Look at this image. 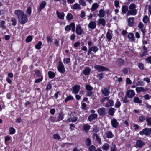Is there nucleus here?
Here are the masks:
<instances>
[{
  "label": "nucleus",
  "instance_id": "obj_1",
  "mask_svg": "<svg viewBox=\"0 0 151 151\" xmlns=\"http://www.w3.org/2000/svg\"><path fill=\"white\" fill-rule=\"evenodd\" d=\"M136 5L134 4H131L129 6V10L127 14L128 15H135L137 13V10L135 9Z\"/></svg>",
  "mask_w": 151,
  "mask_h": 151
},
{
  "label": "nucleus",
  "instance_id": "obj_2",
  "mask_svg": "<svg viewBox=\"0 0 151 151\" xmlns=\"http://www.w3.org/2000/svg\"><path fill=\"white\" fill-rule=\"evenodd\" d=\"M75 26L74 23H71L69 25H67L65 27V30L66 31H69L71 29L73 32H75Z\"/></svg>",
  "mask_w": 151,
  "mask_h": 151
},
{
  "label": "nucleus",
  "instance_id": "obj_3",
  "mask_svg": "<svg viewBox=\"0 0 151 151\" xmlns=\"http://www.w3.org/2000/svg\"><path fill=\"white\" fill-rule=\"evenodd\" d=\"M135 95V92L133 90H128L126 93V96L127 98H131L134 96Z\"/></svg>",
  "mask_w": 151,
  "mask_h": 151
},
{
  "label": "nucleus",
  "instance_id": "obj_4",
  "mask_svg": "<svg viewBox=\"0 0 151 151\" xmlns=\"http://www.w3.org/2000/svg\"><path fill=\"white\" fill-rule=\"evenodd\" d=\"M18 19L20 23L22 24H25L28 21L27 18L25 14L21 17H19Z\"/></svg>",
  "mask_w": 151,
  "mask_h": 151
},
{
  "label": "nucleus",
  "instance_id": "obj_5",
  "mask_svg": "<svg viewBox=\"0 0 151 151\" xmlns=\"http://www.w3.org/2000/svg\"><path fill=\"white\" fill-rule=\"evenodd\" d=\"M76 32L77 34L79 35H81L84 34L83 30L82 29L81 27L79 25H76Z\"/></svg>",
  "mask_w": 151,
  "mask_h": 151
},
{
  "label": "nucleus",
  "instance_id": "obj_6",
  "mask_svg": "<svg viewBox=\"0 0 151 151\" xmlns=\"http://www.w3.org/2000/svg\"><path fill=\"white\" fill-rule=\"evenodd\" d=\"M94 68L99 72L107 71L109 70V69L106 67L99 65H96Z\"/></svg>",
  "mask_w": 151,
  "mask_h": 151
},
{
  "label": "nucleus",
  "instance_id": "obj_7",
  "mask_svg": "<svg viewBox=\"0 0 151 151\" xmlns=\"http://www.w3.org/2000/svg\"><path fill=\"white\" fill-rule=\"evenodd\" d=\"M141 135H148L150 134V128H145L142 131H140L139 132Z\"/></svg>",
  "mask_w": 151,
  "mask_h": 151
},
{
  "label": "nucleus",
  "instance_id": "obj_8",
  "mask_svg": "<svg viewBox=\"0 0 151 151\" xmlns=\"http://www.w3.org/2000/svg\"><path fill=\"white\" fill-rule=\"evenodd\" d=\"M58 70L60 73H63L65 72V69L62 62H60L59 66L58 68Z\"/></svg>",
  "mask_w": 151,
  "mask_h": 151
},
{
  "label": "nucleus",
  "instance_id": "obj_9",
  "mask_svg": "<svg viewBox=\"0 0 151 151\" xmlns=\"http://www.w3.org/2000/svg\"><path fill=\"white\" fill-rule=\"evenodd\" d=\"M14 13L17 16L18 19L24 14L23 11L20 10H15Z\"/></svg>",
  "mask_w": 151,
  "mask_h": 151
},
{
  "label": "nucleus",
  "instance_id": "obj_10",
  "mask_svg": "<svg viewBox=\"0 0 151 151\" xmlns=\"http://www.w3.org/2000/svg\"><path fill=\"white\" fill-rule=\"evenodd\" d=\"M145 145V143L140 140H138L137 141L135 145L136 148H141Z\"/></svg>",
  "mask_w": 151,
  "mask_h": 151
},
{
  "label": "nucleus",
  "instance_id": "obj_11",
  "mask_svg": "<svg viewBox=\"0 0 151 151\" xmlns=\"http://www.w3.org/2000/svg\"><path fill=\"white\" fill-rule=\"evenodd\" d=\"M56 14L57 17L59 19L63 20L64 19L65 14L63 12H60L58 10L56 11Z\"/></svg>",
  "mask_w": 151,
  "mask_h": 151
},
{
  "label": "nucleus",
  "instance_id": "obj_12",
  "mask_svg": "<svg viewBox=\"0 0 151 151\" xmlns=\"http://www.w3.org/2000/svg\"><path fill=\"white\" fill-rule=\"evenodd\" d=\"M98 48L96 46H93L91 47L89 49L88 52V55H90L91 51H93L96 53L98 51Z\"/></svg>",
  "mask_w": 151,
  "mask_h": 151
},
{
  "label": "nucleus",
  "instance_id": "obj_13",
  "mask_svg": "<svg viewBox=\"0 0 151 151\" xmlns=\"http://www.w3.org/2000/svg\"><path fill=\"white\" fill-rule=\"evenodd\" d=\"M101 92L102 94L106 96H108L110 93L109 90L107 88H102L101 90Z\"/></svg>",
  "mask_w": 151,
  "mask_h": 151
},
{
  "label": "nucleus",
  "instance_id": "obj_14",
  "mask_svg": "<svg viewBox=\"0 0 151 151\" xmlns=\"http://www.w3.org/2000/svg\"><path fill=\"white\" fill-rule=\"evenodd\" d=\"M97 112L99 115H104L106 113V109L105 108H100L98 110Z\"/></svg>",
  "mask_w": 151,
  "mask_h": 151
},
{
  "label": "nucleus",
  "instance_id": "obj_15",
  "mask_svg": "<svg viewBox=\"0 0 151 151\" xmlns=\"http://www.w3.org/2000/svg\"><path fill=\"white\" fill-rule=\"evenodd\" d=\"M46 5V2L45 1H43L40 4L39 7L38 9V11L40 12L44 8Z\"/></svg>",
  "mask_w": 151,
  "mask_h": 151
},
{
  "label": "nucleus",
  "instance_id": "obj_16",
  "mask_svg": "<svg viewBox=\"0 0 151 151\" xmlns=\"http://www.w3.org/2000/svg\"><path fill=\"white\" fill-rule=\"evenodd\" d=\"M111 122L112 125L114 128H116L117 127L119 123L116 119H112Z\"/></svg>",
  "mask_w": 151,
  "mask_h": 151
},
{
  "label": "nucleus",
  "instance_id": "obj_17",
  "mask_svg": "<svg viewBox=\"0 0 151 151\" xmlns=\"http://www.w3.org/2000/svg\"><path fill=\"white\" fill-rule=\"evenodd\" d=\"M97 23L99 25L101 24L103 26H105L106 25L105 20L103 18L99 19L97 21Z\"/></svg>",
  "mask_w": 151,
  "mask_h": 151
},
{
  "label": "nucleus",
  "instance_id": "obj_18",
  "mask_svg": "<svg viewBox=\"0 0 151 151\" xmlns=\"http://www.w3.org/2000/svg\"><path fill=\"white\" fill-rule=\"evenodd\" d=\"M96 26V23L94 21L91 22L88 24V27L89 28L93 29Z\"/></svg>",
  "mask_w": 151,
  "mask_h": 151
},
{
  "label": "nucleus",
  "instance_id": "obj_19",
  "mask_svg": "<svg viewBox=\"0 0 151 151\" xmlns=\"http://www.w3.org/2000/svg\"><path fill=\"white\" fill-rule=\"evenodd\" d=\"M97 116L98 115L96 114H92L89 116L88 118V119L89 121H91L92 120L96 119L97 117Z\"/></svg>",
  "mask_w": 151,
  "mask_h": 151
},
{
  "label": "nucleus",
  "instance_id": "obj_20",
  "mask_svg": "<svg viewBox=\"0 0 151 151\" xmlns=\"http://www.w3.org/2000/svg\"><path fill=\"white\" fill-rule=\"evenodd\" d=\"M80 89V87L79 85H75L73 89V92L75 94H77L79 92Z\"/></svg>",
  "mask_w": 151,
  "mask_h": 151
},
{
  "label": "nucleus",
  "instance_id": "obj_21",
  "mask_svg": "<svg viewBox=\"0 0 151 151\" xmlns=\"http://www.w3.org/2000/svg\"><path fill=\"white\" fill-rule=\"evenodd\" d=\"M134 18L133 17H131L128 18L127 20L128 25L130 26H132L134 24Z\"/></svg>",
  "mask_w": 151,
  "mask_h": 151
},
{
  "label": "nucleus",
  "instance_id": "obj_22",
  "mask_svg": "<svg viewBox=\"0 0 151 151\" xmlns=\"http://www.w3.org/2000/svg\"><path fill=\"white\" fill-rule=\"evenodd\" d=\"M64 116V114L62 112L59 113L57 117L58 122L63 120V119Z\"/></svg>",
  "mask_w": 151,
  "mask_h": 151
},
{
  "label": "nucleus",
  "instance_id": "obj_23",
  "mask_svg": "<svg viewBox=\"0 0 151 151\" xmlns=\"http://www.w3.org/2000/svg\"><path fill=\"white\" fill-rule=\"evenodd\" d=\"M136 91L137 93H139L141 92H144L147 90L142 87H137L136 88Z\"/></svg>",
  "mask_w": 151,
  "mask_h": 151
},
{
  "label": "nucleus",
  "instance_id": "obj_24",
  "mask_svg": "<svg viewBox=\"0 0 151 151\" xmlns=\"http://www.w3.org/2000/svg\"><path fill=\"white\" fill-rule=\"evenodd\" d=\"M72 8L73 9L78 10H79L81 9V6L78 3H76L74 4L72 7Z\"/></svg>",
  "mask_w": 151,
  "mask_h": 151
},
{
  "label": "nucleus",
  "instance_id": "obj_25",
  "mask_svg": "<svg viewBox=\"0 0 151 151\" xmlns=\"http://www.w3.org/2000/svg\"><path fill=\"white\" fill-rule=\"evenodd\" d=\"M105 14V11L103 10H101L99 11L98 14V16L101 17L103 18L104 17Z\"/></svg>",
  "mask_w": 151,
  "mask_h": 151
},
{
  "label": "nucleus",
  "instance_id": "obj_26",
  "mask_svg": "<svg viewBox=\"0 0 151 151\" xmlns=\"http://www.w3.org/2000/svg\"><path fill=\"white\" fill-rule=\"evenodd\" d=\"M105 134L106 137L108 138H112L114 136V135L112 134L111 132L110 131L106 132Z\"/></svg>",
  "mask_w": 151,
  "mask_h": 151
},
{
  "label": "nucleus",
  "instance_id": "obj_27",
  "mask_svg": "<svg viewBox=\"0 0 151 151\" xmlns=\"http://www.w3.org/2000/svg\"><path fill=\"white\" fill-rule=\"evenodd\" d=\"M114 102L113 101L111 100H109L108 103H106L105 106L106 107H108L110 106H111L114 105Z\"/></svg>",
  "mask_w": 151,
  "mask_h": 151
},
{
  "label": "nucleus",
  "instance_id": "obj_28",
  "mask_svg": "<svg viewBox=\"0 0 151 151\" xmlns=\"http://www.w3.org/2000/svg\"><path fill=\"white\" fill-rule=\"evenodd\" d=\"M128 38L130 39L132 41L134 40H135V37L133 33H130L128 35Z\"/></svg>",
  "mask_w": 151,
  "mask_h": 151
},
{
  "label": "nucleus",
  "instance_id": "obj_29",
  "mask_svg": "<svg viewBox=\"0 0 151 151\" xmlns=\"http://www.w3.org/2000/svg\"><path fill=\"white\" fill-rule=\"evenodd\" d=\"M93 137L96 138L100 144H101V141L100 138H99L97 134L95 133L93 134Z\"/></svg>",
  "mask_w": 151,
  "mask_h": 151
},
{
  "label": "nucleus",
  "instance_id": "obj_30",
  "mask_svg": "<svg viewBox=\"0 0 151 151\" xmlns=\"http://www.w3.org/2000/svg\"><path fill=\"white\" fill-rule=\"evenodd\" d=\"M90 126L88 124H84L83 125V128L84 130L86 132L88 131L90 128Z\"/></svg>",
  "mask_w": 151,
  "mask_h": 151
},
{
  "label": "nucleus",
  "instance_id": "obj_31",
  "mask_svg": "<svg viewBox=\"0 0 151 151\" xmlns=\"http://www.w3.org/2000/svg\"><path fill=\"white\" fill-rule=\"evenodd\" d=\"M66 19L68 20H71L73 19V17L70 13H68L66 16Z\"/></svg>",
  "mask_w": 151,
  "mask_h": 151
},
{
  "label": "nucleus",
  "instance_id": "obj_32",
  "mask_svg": "<svg viewBox=\"0 0 151 151\" xmlns=\"http://www.w3.org/2000/svg\"><path fill=\"white\" fill-rule=\"evenodd\" d=\"M98 5L97 3H95L93 4L91 8L92 11H95L98 8Z\"/></svg>",
  "mask_w": 151,
  "mask_h": 151
},
{
  "label": "nucleus",
  "instance_id": "obj_33",
  "mask_svg": "<svg viewBox=\"0 0 151 151\" xmlns=\"http://www.w3.org/2000/svg\"><path fill=\"white\" fill-rule=\"evenodd\" d=\"M133 101L134 103H142V101L139 99L137 97H135L134 98Z\"/></svg>",
  "mask_w": 151,
  "mask_h": 151
},
{
  "label": "nucleus",
  "instance_id": "obj_34",
  "mask_svg": "<svg viewBox=\"0 0 151 151\" xmlns=\"http://www.w3.org/2000/svg\"><path fill=\"white\" fill-rule=\"evenodd\" d=\"M49 119L50 121L53 122H58L57 118L55 116H50L49 118Z\"/></svg>",
  "mask_w": 151,
  "mask_h": 151
},
{
  "label": "nucleus",
  "instance_id": "obj_35",
  "mask_svg": "<svg viewBox=\"0 0 151 151\" xmlns=\"http://www.w3.org/2000/svg\"><path fill=\"white\" fill-rule=\"evenodd\" d=\"M106 37L109 41H110L112 37L111 33L109 32H107L106 34Z\"/></svg>",
  "mask_w": 151,
  "mask_h": 151
},
{
  "label": "nucleus",
  "instance_id": "obj_36",
  "mask_svg": "<svg viewBox=\"0 0 151 151\" xmlns=\"http://www.w3.org/2000/svg\"><path fill=\"white\" fill-rule=\"evenodd\" d=\"M122 12L124 13H125L127 12L128 10V7L126 6H123L122 8Z\"/></svg>",
  "mask_w": 151,
  "mask_h": 151
},
{
  "label": "nucleus",
  "instance_id": "obj_37",
  "mask_svg": "<svg viewBox=\"0 0 151 151\" xmlns=\"http://www.w3.org/2000/svg\"><path fill=\"white\" fill-rule=\"evenodd\" d=\"M90 69L89 68H86L83 71V73L85 75H88L89 74L90 72Z\"/></svg>",
  "mask_w": 151,
  "mask_h": 151
},
{
  "label": "nucleus",
  "instance_id": "obj_38",
  "mask_svg": "<svg viewBox=\"0 0 151 151\" xmlns=\"http://www.w3.org/2000/svg\"><path fill=\"white\" fill-rule=\"evenodd\" d=\"M26 13L27 17L30 16L31 13V9L30 7H29L27 8Z\"/></svg>",
  "mask_w": 151,
  "mask_h": 151
},
{
  "label": "nucleus",
  "instance_id": "obj_39",
  "mask_svg": "<svg viewBox=\"0 0 151 151\" xmlns=\"http://www.w3.org/2000/svg\"><path fill=\"white\" fill-rule=\"evenodd\" d=\"M48 74L49 77L50 78H53L55 76V74L54 73L50 71H49L48 72Z\"/></svg>",
  "mask_w": 151,
  "mask_h": 151
},
{
  "label": "nucleus",
  "instance_id": "obj_40",
  "mask_svg": "<svg viewBox=\"0 0 151 151\" xmlns=\"http://www.w3.org/2000/svg\"><path fill=\"white\" fill-rule=\"evenodd\" d=\"M73 99L74 98L71 95H69L65 98V102H66L70 100H73Z\"/></svg>",
  "mask_w": 151,
  "mask_h": 151
},
{
  "label": "nucleus",
  "instance_id": "obj_41",
  "mask_svg": "<svg viewBox=\"0 0 151 151\" xmlns=\"http://www.w3.org/2000/svg\"><path fill=\"white\" fill-rule=\"evenodd\" d=\"M77 118L76 116H74L73 118H71L70 119H69L67 120V122H70L71 121L74 122L77 121Z\"/></svg>",
  "mask_w": 151,
  "mask_h": 151
},
{
  "label": "nucleus",
  "instance_id": "obj_42",
  "mask_svg": "<svg viewBox=\"0 0 151 151\" xmlns=\"http://www.w3.org/2000/svg\"><path fill=\"white\" fill-rule=\"evenodd\" d=\"M42 45V43L41 42L39 41L38 42V43L36 44L35 46L36 49H40L41 48V46Z\"/></svg>",
  "mask_w": 151,
  "mask_h": 151
},
{
  "label": "nucleus",
  "instance_id": "obj_43",
  "mask_svg": "<svg viewBox=\"0 0 151 151\" xmlns=\"http://www.w3.org/2000/svg\"><path fill=\"white\" fill-rule=\"evenodd\" d=\"M109 145L107 143H105L104 144L102 147V149L104 150H107L109 147Z\"/></svg>",
  "mask_w": 151,
  "mask_h": 151
},
{
  "label": "nucleus",
  "instance_id": "obj_44",
  "mask_svg": "<svg viewBox=\"0 0 151 151\" xmlns=\"http://www.w3.org/2000/svg\"><path fill=\"white\" fill-rule=\"evenodd\" d=\"M9 131L10 132V134H13L15 132V130L13 127H11L9 129Z\"/></svg>",
  "mask_w": 151,
  "mask_h": 151
},
{
  "label": "nucleus",
  "instance_id": "obj_45",
  "mask_svg": "<svg viewBox=\"0 0 151 151\" xmlns=\"http://www.w3.org/2000/svg\"><path fill=\"white\" fill-rule=\"evenodd\" d=\"M149 20V18L147 16H145L143 18V21L144 23H147L148 22Z\"/></svg>",
  "mask_w": 151,
  "mask_h": 151
},
{
  "label": "nucleus",
  "instance_id": "obj_46",
  "mask_svg": "<svg viewBox=\"0 0 151 151\" xmlns=\"http://www.w3.org/2000/svg\"><path fill=\"white\" fill-rule=\"evenodd\" d=\"M78 2L82 6H86L85 0H79Z\"/></svg>",
  "mask_w": 151,
  "mask_h": 151
},
{
  "label": "nucleus",
  "instance_id": "obj_47",
  "mask_svg": "<svg viewBox=\"0 0 151 151\" xmlns=\"http://www.w3.org/2000/svg\"><path fill=\"white\" fill-rule=\"evenodd\" d=\"M114 112V109L113 108H111L109 111V113L111 115H113Z\"/></svg>",
  "mask_w": 151,
  "mask_h": 151
},
{
  "label": "nucleus",
  "instance_id": "obj_48",
  "mask_svg": "<svg viewBox=\"0 0 151 151\" xmlns=\"http://www.w3.org/2000/svg\"><path fill=\"white\" fill-rule=\"evenodd\" d=\"M118 60V64L119 66L123 65L124 63V61L123 60L121 59H119Z\"/></svg>",
  "mask_w": 151,
  "mask_h": 151
},
{
  "label": "nucleus",
  "instance_id": "obj_49",
  "mask_svg": "<svg viewBox=\"0 0 151 151\" xmlns=\"http://www.w3.org/2000/svg\"><path fill=\"white\" fill-rule=\"evenodd\" d=\"M11 21L12 22V24L13 26H15L16 24V19L14 18H11Z\"/></svg>",
  "mask_w": 151,
  "mask_h": 151
},
{
  "label": "nucleus",
  "instance_id": "obj_50",
  "mask_svg": "<svg viewBox=\"0 0 151 151\" xmlns=\"http://www.w3.org/2000/svg\"><path fill=\"white\" fill-rule=\"evenodd\" d=\"M116 145L112 143L111 147V151H116Z\"/></svg>",
  "mask_w": 151,
  "mask_h": 151
},
{
  "label": "nucleus",
  "instance_id": "obj_51",
  "mask_svg": "<svg viewBox=\"0 0 151 151\" xmlns=\"http://www.w3.org/2000/svg\"><path fill=\"white\" fill-rule=\"evenodd\" d=\"M46 39L48 43H50L52 41V39L51 37L47 36Z\"/></svg>",
  "mask_w": 151,
  "mask_h": 151
},
{
  "label": "nucleus",
  "instance_id": "obj_52",
  "mask_svg": "<svg viewBox=\"0 0 151 151\" xmlns=\"http://www.w3.org/2000/svg\"><path fill=\"white\" fill-rule=\"evenodd\" d=\"M35 74L36 75V76L37 77H41V76H41V73L38 70H36L35 71Z\"/></svg>",
  "mask_w": 151,
  "mask_h": 151
},
{
  "label": "nucleus",
  "instance_id": "obj_53",
  "mask_svg": "<svg viewBox=\"0 0 151 151\" xmlns=\"http://www.w3.org/2000/svg\"><path fill=\"white\" fill-rule=\"evenodd\" d=\"M146 7L148 8V13L150 14L151 15V3L149 5H147Z\"/></svg>",
  "mask_w": 151,
  "mask_h": 151
},
{
  "label": "nucleus",
  "instance_id": "obj_54",
  "mask_svg": "<svg viewBox=\"0 0 151 151\" xmlns=\"http://www.w3.org/2000/svg\"><path fill=\"white\" fill-rule=\"evenodd\" d=\"M53 138L55 139H56L58 140H59L61 139L60 136L58 134H55L53 136Z\"/></svg>",
  "mask_w": 151,
  "mask_h": 151
},
{
  "label": "nucleus",
  "instance_id": "obj_55",
  "mask_svg": "<svg viewBox=\"0 0 151 151\" xmlns=\"http://www.w3.org/2000/svg\"><path fill=\"white\" fill-rule=\"evenodd\" d=\"M86 143L87 146H89L91 144V141L90 139L87 138L86 140Z\"/></svg>",
  "mask_w": 151,
  "mask_h": 151
},
{
  "label": "nucleus",
  "instance_id": "obj_56",
  "mask_svg": "<svg viewBox=\"0 0 151 151\" xmlns=\"http://www.w3.org/2000/svg\"><path fill=\"white\" fill-rule=\"evenodd\" d=\"M32 37L30 36H28L26 39V41L27 42H30L32 40Z\"/></svg>",
  "mask_w": 151,
  "mask_h": 151
},
{
  "label": "nucleus",
  "instance_id": "obj_57",
  "mask_svg": "<svg viewBox=\"0 0 151 151\" xmlns=\"http://www.w3.org/2000/svg\"><path fill=\"white\" fill-rule=\"evenodd\" d=\"M121 105V102L117 99V101L115 104V106L117 108H119Z\"/></svg>",
  "mask_w": 151,
  "mask_h": 151
},
{
  "label": "nucleus",
  "instance_id": "obj_58",
  "mask_svg": "<svg viewBox=\"0 0 151 151\" xmlns=\"http://www.w3.org/2000/svg\"><path fill=\"white\" fill-rule=\"evenodd\" d=\"M89 149L90 151H96V148L93 145H91L89 147Z\"/></svg>",
  "mask_w": 151,
  "mask_h": 151
},
{
  "label": "nucleus",
  "instance_id": "obj_59",
  "mask_svg": "<svg viewBox=\"0 0 151 151\" xmlns=\"http://www.w3.org/2000/svg\"><path fill=\"white\" fill-rule=\"evenodd\" d=\"M146 120L147 122L148 125L151 126V118L147 117L146 118Z\"/></svg>",
  "mask_w": 151,
  "mask_h": 151
},
{
  "label": "nucleus",
  "instance_id": "obj_60",
  "mask_svg": "<svg viewBox=\"0 0 151 151\" xmlns=\"http://www.w3.org/2000/svg\"><path fill=\"white\" fill-rule=\"evenodd\" d=\"M64 63L67 64L70 61V59L69 58H66L64 59Z\"/></svg>",
  "mask_w": 151,
  "mask_h": 151
},
{
  "label": "nucleus",
  "instance_id": "obj_61",
  "mask_svg": "<svg viewBox=\"0 0 151 151\" xmlns=\"http://www.w3.org/2000/svg\"><path fill=\"white\" fill-rule=\"evenodd\" d=\"M145 61L147 63L151 64V56L147 58L146 59Z\"/></svg>",
  "mask_w": 151,
  "mask_h": 151
},
{
  "label": "nucleus",
  "instance_id": "obj_62",
  "mask_svg": "<svg viewBox=\"0 0 151 151\" xmlns=\"http://www.w3.org/2000/svg\"><path fill=\"white\" fill-rule=\"evenodd\" d=\"M145 85L144 83L142 81H139L136 84L137 86H144Z\"/></svg>",
  "mask_w": 151,
  "mask_h": 151
},
{
  "label": "nucleus",
  "instance_id": "obj_63",
  "mask_svg": "<svg viewBox=\"0 0 151 151\" xmlns=\"http://www.w3.org/2000/svg\"><path fill=\"white\" fill-rule=\"evenodd\" d=\"M97 77L99 80H101L104 77V74L103 73H101L97 75Z\"/></svg>",
  "mask_w": 151,
  "mask_h": 151
},
{
  "label": "nucleus",
  "instance_id": "obj_64",
  "mask_svg": "<svg viewBox=\"0 0 151 151\" xmlns=\"http://www.w3.org/2000/svg\"><path fill=\"white\" fill-rule=\"evenodd\" d=\"M138 67L140 69L142 70L144 69V66L143 64L142 63H139L138 65Z\"/></svg>",
  "mask_w": 151,
  "mask_h": 151
}]
</instances>
